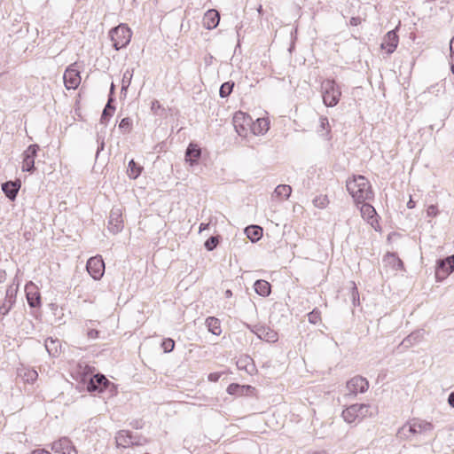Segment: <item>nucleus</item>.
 Masks as SVG:
<instances>
[{
    "label": "nucleus",
    "instance_id": "8fccbe9b",
    "mask_svg": "<svg viewBox=\"0 0 454 454\" xmlns=\"http://www.w3.org/2000/svg\"><path fill=\"white\" fill-rule=\"evenodd\" d=\"M161 107L160 102L158 100H153L151 105V110L156 114L157 110Z\"/></svg>",
    "mask_w": 454,
    "mask_h": 454
},
{
    "label": "nucleus",
    "instance_id": "4be33fe9",
    "mask_svg": "<svg viewBox=\"0 0 454 454\" xmlns=\"http://www.w3.org/2000/svg\"><path fill=\"white\" fill-rule=\"evenodd\" d=\"M424 337L423 330H417L409 334L401 342V347L403 348H409L411 346L420 342Z\"/></svg>",
    "mask_w": 454,
    "mask_h": 454
},
{
    "label": "nucleus",
    "instance_id": "1a4fd4ad",
    "mask_svg": "<svg viewBox=\"0 0 454 454\" xmlns=\"http://www.w3.org/2000/svg\"><path fill=\"white\" fill-rule=\"evenodd\" d=\"M65 87L67 90H74L81 83L80 72L74 65L69 66L63 75Z\"/></svg>",
    "mask_w": 454,
    "mask_h": 454
},
{
    "label": "nucleus",
    "instance_id": "a211bd4d",
    "mask_svg": "<svg viewBox=\"0 0 454 454\" xmlns=\"http://www.w3.org/2000/svg\"><path fill=\"white\" fill-rule=\"evenodd\" d=\"M254 333L257 337L268 342H276L278 339L277 332L267 326H256Z\"/></svg>",
    "mask_w": 454,
    "mask_h": 454
},
{
    "label": "nucleus",
    "instance_id": "7ed1b4c3",
    "mask_svg": "<svg viewBox=\"0 0 454 454\" xmlns=\"http://www.w3.org/2000/svg\"><path fill=\"white\" fill-rule=\"evenodd\" d=\"M131 30L125 25L121 24L118 27L110 30V37L113 42V46L116 51L126 47L131 39Z\"/></svg>",
    "mask_w": 454,
    "mask_h": 454
},
{
    "label": "nucleus",
    "instance_id": "9b49d317",
    "mask_svg": "<svg viewBox=\"0 0 454 454\" xmlns=\"http://www.w3.org/2000/svg\"><path fill=\"white\" fill-rule=\"evenodd\" d=\"M123 228L122 211L120 207H113L108 220V230L116 234Z\"/></svg>",
    "mask_w": 454,
    "mask_h": 454
},
{
    "label": "nucleus",
    "instance_id": "f704fd0d",
    "mask_svg": "<svg viewBox=\"0 0 454 454\" xmlns=\"http://www.w3.org/2000/svg\"><path fill=\"white\" fill-rule=\"evenodd\" d=\"M234 82H226L223 83L219 90V95L221 98H227L233 90Z\"/></svg>",
    "mask_w": 454,
    "mask_h": 454
},
{
    "label": "nucleus",
    "instance_id": "ea45409f",
    "mask_svg": "<svg viewBox=\"0 0 454 454\" xmlns=\"http://www.w3.org/2000/svg\"><path fill=\"white\" fill-rule=\"evenodd\" d=\"M329 200L326 196H318L313 200V204L316 207L325 208L328 205Z\"/></svg>",
    "mask_w": 454,
    "mask_h": 454
},
{
    "label": "nucleus",
    "instance_id": "3c124183",
    "mask_svg": "<svg viewBox=\"0 0 454 454\" xmlns=\"http://www.w3.org/2000/svg\"><path fill=\"white\" fill-rule=\"evenodd\" d=\"M249 359H250L249 357H247V358H245L243 360L238 361L237 362V365H238L239 369H245L246 371H248L247 368V365L245 364Z\"/></svg>",
    "mask_w": 454,
    "mask_h": 454
},
{
    "label": "nucleus",
    "instance_id": "f8f14e48",
    "mask_svg": "<svg viewBox=\"0 0 454 454\" xmlns=\"http://www.w3.org/2000/svg\"><path fill=\"white\" fill-rule=\"evenodd\" d=\"M17 287L9 286L6 289L5 297L3 303L0 305V316L3 317L6 316L12 309L13 304L16 302Z\"/></svg>",
    "mask_w": 454,
    "mask_h": 454
},
{
    "label": "nucleus",
    "instance_id": "de8ad7c7",
    "mask_svg": "<svg viewBox=\"0 0 454 454\" xmlns=\"http://www.w3.org/2000/svg\"><path fill=\"white\" fill-rule=\"evenodd\" d=\"M450 51L451 59V72L454 74V36L451 38L450 42Z\"/></svg>",
    "mask_w": 454,
    "mask_h": 454
},
{
    "label": "nucleus",
    "instance_id": "e433bc0d",
    "mask_svg": "<svg viewBox=\"0 0 454 454\" xmlns=\"http://www.w3.org/2000/svg\"><path fill=\"white\" fill-rule=\"evenodd\" d=\"M131 128L132 121L129 117L123 118L119 123V129L123 134L129 133L131 130Z\"/></svg>",
    "mask_w": 454,
    "mask_h": 454
},
{
    "label": "nucleus",
    "instance_id": "b1692460",
    "mask_svg": "<svg viewBox=\"0 0 454 454\" xmlns=\"http://www.w3.org/2000/svg\"><path fill=\"white\" fill-rule=\"evenodd\" d=\"M253 389L254 387L249 385H239L238 383H232L228 386L227 392L230 395H246Z\"/></svg>",
    "mask_w": 454,
    "mask_h": 454
},
{
    "label": "nucleus",
    "instance_id": "393cba45",
    "mask_svg": "<svg viewBox=\"0 0 454 454\" xmlns=\"http://www.w3.org/2000/svg\"><path fill=\"white\" fill-rule=\"evenodd\" d=\"M358 411L357 403L352 404L342 411V418L348 423L355 422L357 419H360Z\"/></svg>",
    "mask_w": 454,
    "mask_h": 454
},
{
    "label": "nucleus",
    "instance_id": "c03bdc74",
    "mask_svg": "<svg viewBox=\"0 0 454 454\" xmlns=\"http://www.w3.org/2000/svg\"><path fill=\"white\" fill-rule=\"evenodd\" d=\"M323 130L326 131L325 132L326 135L330 132L329 121H328L327 117L321 116L319 119V129L317 131L321 132Z\"/></svg>",
    "mask_w": 454,
    "mask_h": 454
},
{
    "label": "nucleus",
    "instance_id": "f3484780",
    "mask_svg": "<svg viewBox=\"0 0 454 454\" xmlns=\"http://www.w3.org/2000/svg\"><path fill=\"white\" fill-rule=\"evenodd\" d=\"M220 21V14L216 10L211 9L204 14L202 24L208 30L215 28Z\"/></svg>",
    "mask_w": 454,
    "mask_h": 454
},
{
    "label": "nucleus",
    "instance_id": "4c0bfd02",
    "mask_svg": "<svg viewBox=\"0 0 454 454\" xmlns=\"http://www.w3.org/2000/svg\"><path fill=\"white\" fill-rule=\"evenodd\" d=\"M22 377L26 382L34 383L38 377V373L35 370H27L24 372Z\"/></svg>",
    "mask_w": 454,
    "mask_h": 454
},
{
    "label": "nucleus",
    "instance_id": "a18cd8bd",
    "mask_svg": "<svg viewBox=\"0 0 454 454\" xmlns=\"http://www.w3.org/2000/svg\"><path fill=\"white\" fill-rule=\"evenodd\" d=\"M97 143H98V150L96 153V157L98 156L99 153L104 150L105 147V137L103 135L98 133L97 135Z\"/></svg>",
    "mask_w": 454,
    "mask_h": 454
},
{
    "label": "nucleus",
    "instance_id": "dca6fc26",
    "mask_svg": "<svg viewBox=\"0 0 454 454\" xmlns=\"http://www.w3.org/2000/svg\"><path fill=\"white\" fill-rule=\"evenodd\" d=\"M115 442L117 447L122 448H128L131 445L140 444L139 442H134L132 433L127 430L118 431L115 436Z\"/></svg>",
    "mask_w": 454,
    "mask_h": 454
},
{
    "label": "nucleus",
    "instance_id": "4d7b16f0",
    "mask_svg": "<svg viewBox=\"0 0 454 454\" xmlns=\"http://www.w3.org/2000/svg\"><path fill=\"white\" fill-rule=\"evenodd\" d=\"M141 439H142V437L137 438V436L133 435L134 442H139L140 443L139 445H142L144 442H147V440L145 438H143V442L140 441Z\"/></svg>",
    "mask_w": 454,
    "mask_h": 454
},
{
    "label": "nucleus",
    "instance_id": "58836bf2",
    "mask_svg": "<svg viewBox=\"0 0 454 454\" xmlns=\"http://www.w3.org/2000/svg\"><path fill=\"white\" fill-rule=\"evenodd\" d=\"M357 407L359 408V418L360 419L365 418V417H371L372 415V413L370 411V405L369 404H358L357 403Z\"/></svg>",
    "mask_w": 454,
    "mask_h": 454
},
{
    "label": "nucleus",
    "instance_id": "473e14b6",
    "mask_svg": "<svg viewBox=\"0 0 454 454\" xmlns=\"http://www.w3.org/2000/svg\"><path fill=\"white\" fill-rule=\"evenodd\" d=\"M292 192V187L288 184H279L275 188L274 194L282 199H288Z\"/></svg>",
    "mask_w": 454,
    "mask_h": 454
},
{
    "label": "nucleus",
    "instance_id": "052dcab7",
    "mask_svg": "<svg viewBox=\"0 0 454 454\" xmlns=\"http://www.w3.org/2000/svg\"><path fill=\"white\" fill-rule=\"evenodd\" d=\"M6 278V273L4 270H0V283L4 282Z\"/></svg>",
    "mask_w": 454,
    "mask_h": 454
},
{
    "label": "nucleus",
    "instance_id": "2eb2a0df",
    "mask_svg": "<svg viewBox=\"0 0 454 454\" xmlns=\"http://www.w3.org/2000/svg\"><path fill=\"white\" fill-rule=\"evenodd\" d=\"M399 43V37L395 32V30L388 31L385 36L383 37L382 43L380 44L381 49L385 50L387 53L389 55L393 53Z\"/></svg>",
    "mask_w": 454,
    "mask_h": 454
},
{
    "label": "nucleus",
    "instance_id": "bb28decb",
    "mask_svg": "<svg viewBox=\"0 0 454 454\" xmlns=\"http://www.w3.org/2000/svg\"><path fill=\"white\" fill-rule=\"evenodd\" d=\"M269 129V121L264 118H259L255 122L252 121L251 131L254 135L264 134Z\"/></svg>",
    "mask_w": 454,
    "mask_h": 454
},
{
    "label": "nucleus",
    "instance_id": "2f4dec72",
    "mask_svg": "<svg viewBox=\"0 0 454 454\" xmlns=\"http://www.w3.org/2000/svg\"><path fill=\"white\" fill-rule=\"evenodd\" d=\"M111 102H112V98H109V100H108L106 106H105V108L102 112V114H101L100 123L105 124V126L106 125V121L113 115L114 112L115 110V107L114 106H112Z\"/></svg>",
    "mask_w": 454,
    "mask_h": 454
},
{
    "label": "nucleus",
    "instance_id": "c756f323",
    "mask_svg": "<svg viewBox=\"0 0 454 454\" xmlns=\"http://www.w3.org/2000/svg\"><path fill=\"white\" fill-rule=\"evenodd\" d=\"M206 325L207 326V329L210 333H212L215 335H220L222 333L221 329V323L219 319L210 317H207L206 320Z\"/></svg>",
    "mask_w": 454,
    "mask_h": 454
},
{
    "label": "nucleus",
    "instance_id": "5701e85b",
    "mask_svg": "<svg viewBox=\"0 0 454 454\" xmlns=\"http://www.w3.org/2000/svg\"><path fill=\"white\" fill-rule=\"evenodd\" d=\"M361 204L360 211L363 218L367 220L373 226L374 223H377L375 208L369 203L363 202Z\"/></svg>",
    "mask_w": 454,
    "mask_h": 454
},
{
    "label": "nucleus",
    "instance_id": "bf43d9fd",
    "mask_svg": "<svg viewBox=\"0 0 454 454\" xmlns=\"http://www.w3.org/2000/svg\"><path fill=\"white\" fill-rule=\"evenodd\" d=\"M438 87H439V85H438V84H435V85H433V86L429 87V88H428V92H429V93H433V92H434V90H436V91H437V92H439V91H440V90H439V89H437Z\"/></svg>",
    "mask_w": 454,
    "mask_h": 454
},
{
    "label": "nucleus",
    "instance_id": "79ce46f5",
    "mask_svg": "<svg viewBox=\"0 0 454 454\" xmlns=\"http://www.w3.org/2000/svg\"><path fill=\"white\" fill-rule=\"evenodd\" d=\"M161 348L165 353H169L175 348V341L171 338H166L161 342Z\"/></svg>",
    "mask_w": 454,
    "mask_h": 454
},
{
    "label": "nucleus",
    "instance_id": "9d476101",
    "mask_svg": "<svg viewBox=\"0 0 454 454\" xmlns=\"http://www.w3.org/2000/svg\"><path fill=\"white\" fill-rule=\"evenodd\" d=\"M432 428L433 426L429 422L413 419L411 422L404 425L399 430V434H405L406 431L411 434H420L422 432L430 431Z\"/></svg>",
    "mask_w": 454,
    "mask_h": 454
},
{
    "label": "nucleus",
    "instance_id": "69168bd1",
    "mask_svg": "<svg viewBox=\"0 0 454 454\" xmlns=\"http://www.w3.org/2000/svg\"><path fill=\"white\" fill-rule=\"evenodd\" d=\"M224 294H225L226 298H230V297L232 296V292L230 289H228V290L225 291Z\"/></svg>",
    "mask_w": 454,
    "mask_h": 454
},
{
    "label": "nucleus",
    "instance_id": "423d86ee",
    "mask_svg": "<svg viewBox=\"0 0 454 454\" xmlns=\"http://www.w3.org/2000/svg\"><path fill=\"white\" fill-rule=\"evenodd\" d=\"M369 387L368 380L362 376L353 377L347 382L346 395L356 396L358 393H364Z\"/></svg>",
    "mask_w": 454,
    "mask_h": 454
},
{
    "label": "nucleus",
    "instance_id": "13d9d810",
    "mask_svg": "<svg viewBox=\"0 0 454 454\" xmlns=\"http://www.w3.org/2000/svg\"><path fill=\"white\" fill-rule=\"evenodd\" d=\"M32 454H51V452H49L48 450H43V449H39V450H34L32 452Z\"/></svg>",
    "mask_w": 454,
    "mask_h": 454
},
{
    "label": "nucleus",
    "instance_id": "4468645a",
    "mask_svg": "<svg viewBox=\"0 0 454 454\" xmlns=\"http://www.w3.org/2000/svg\"><path fill=\"white\" fill-rule=\"evenodd\" d=\"M51 450L56 453L61 454H77V450L75 447L73 445L72 442L67 438H60L59 441H56L52 443Z\"/></svg>",
    "mask_w": 454,
    "mask_h": 454
},
{
    "label": "nucleus",
    "instance_id": "680f3d73",
    "mask_svg": "<svg viewBox=\"0 0 454 454\" xmlns=\"http://www.w3.org/2000/svg\"><path fill=\"white\" fill-rule=\"evenodd\" d=\"M407 207L408 208H414L415 207V201L411 198L407 202Z\"/></svg>",
    "mask_w": 454,
    "mask_h": 454
},
{
    "label": "nucleus",
    "instance_id": "ddd939ff",
    "mask_svg": "<svg viewBox=\"0 0 454 454\" xmlns=\"http://www.w3.org/2000/svg\"><path fill=\"white\" fill-rule=\"evenodd\" d=\"M111 382L106 378L105 375L98 373L94 375L87 384V389L89 392H103L106 390Z\"/></svg>",
    "mask_w": 454,
    "mask_h": 454
},
{
    "label": "nucleus",
    "instance_id": "5fc2aeb1",
    "mask_svg": "<svg viewBox=\"0 0 454 454\" xmlns=\"http://www.w3.org/2000/svg\"><path fill=\"white\" fill-rule=\"evenodd\" d=\"M219 379V375L217 373H210L208 375V380L210 381H217Z\"/></svg>",
    "mask_w": 454,
    "mask_h": 454
},
{
    "label": "nucleus",
    "instance_id": "412c9836",
    "mask_svg": "<svg viewBox=\"0 0 454 454\" xmlns=\"http://www.w3.org/2000/svg\"><path fill=\"white\" fill-rule=\"evenodd\" d=\"M26 294L27 303L31 308H37L41 306V295L40 293L35 290V286H26Z\"/></svg>",
    "mask_w": 454,
    "mask_h": 454
},
{
    "label": "nucleus",
    "instance_id": "49530a36",
    "mask_svg": "<svg viewBox=\"0 0 454 454\" xmlns=\"http://www.w3.org/2000/svg\"><path fill=\"white\" fill-rule=\"evenodd\" d=\"M86 327L88 328L87 336L90 340H96L99 337V331L89 328L88 324H86Z\"/></svg>",
    "mask_w": 454,
    "mask_h": 454
},
{
    "label": "nucleus",
    "instance_id": "6ab92c4d",
    "mask_svg": "<svg viewBox=\"0 0 454 454\" xmlns=\"http://www.w3.org/2000/svg\"><path fill=\"white\" fill-rule=\"evenodd\" d=\"M201 155V149L198 145L191 143L185 151V161L191 166L198 163Z\"/></svg>",
    "mask_w": 454,
    "mask_h": 454
},
{
    "label": "nucleus",
    "instance_id": "f03ea898",
    "mask_svg": "<svg viewBox=\"0 0 454 454\" xmlns=\"http://www.w3.org/2000/svg\"><path fill=\"white\" fill-rule=\"evenodd\" d=\"M321 92L323 102L328 107L335 106L341 96L340 86L333 79H325L322 82Z\"/></svg>",
    "mask_w": 454,
    "mask_h": 454
},
{
    "label": "nucleus",
    "instance_id": "c9c22d12",
    "mask_svg": "<svg viewBox=\"0 0 454 454\" xmlns=\"http://www.w3.org/2000/svg\"><path fill=\"white\" fill-rule=\"evenodd\" d=\"M133 77V69H127L122 75L121 80V92L126 91L129 86L131 83V80Z\"/></svg>",
    "mask_w": 454,
    "mask_h": 454
},
{
    "label": "nucleus",
    "instance_id": "a878e982",
    "mask_svg": "<svg viewBox=\"0 0 454 454\" xmlns=\"http://www.w3.org/2000/svg\"><path fill=\"white\" fill-rule=\"evenodd\" d=\"M254 291L256 292V294L262 297L269 296L271 292L270 284L268 281L263 280V279L256 280L254 284Z\"/></svg>",
    "mask_w": 454,
    "mask_h": 454
},
{
    "label": "nucleus",
    "instance_id": "0e129e2a",
    "mask_svg": "<svg viewBox=\"0 0 454 454\" xmlns=\"http://www.w3.org/2000/svg\"><path fill=\"white\" fill-rule=\"evenodd\" d=\"M208 224H206V223H200V232L203 231L204 230H206L207 228Z\"/></svg>",
    "mask_w": 454,
    "mask_h": 454
},
{
    "label": "nucleus",
    "instance_id": "e2e57ef3",
    "mask_svg": "<svg viewBox=\"0 0 454 454\" xmlns=\"http://www.w3.org/2000/svg\"><path fill=\"white\" fill-rule=\"evenodd\" d=\"M353 301H354V304L356 305V294H357V288L356 286H353Z\"/></svg>",
    "mask_w": 454,
    "mask_h": 454
},
{
    "label": "nucleus",
    "instance_id": "338daca9",
    "mask_svg": "<svg viewBox=\"0 0 454 454\" xmlns=\"http://www.w3.org/2000/svg\"><path fill=\"white\" fill-rule=\"evenodd\" d=\"M313 454H327L325 451H318V452H315Z\"/></svg>",
    "mask_w": 454,
    "mask_h": 454
},
{
    "label": "nucleus",
    "instance_id": "09e8293b",
    "mask_svg": "<svg viewBox=\"0 0 454 454\" xmlns=\"http://www.w3.org/2000/svg\"><path fill=\"white\" fill-rule=\"evenodd\" d=\"M427 214L428 216H436L438 214V209L436 206L431 205L427 209Z\"/></svg>",
    "mask_w": 454,
    "mask_h": 454
},
{
    "label": "nucleus",
    "instance_id": "cd10ccee",
    "mask_svg": "<svg viewBox=\"0 0 454 454\" xmlns=\"http://www.w3.org/2000/svg\"><path fill=\"white\" fill-rule=\"evenodd\" d=\"M245 233L252 242H256L262 236V229L257 225H251L245 229Z\"/></svg>",
    "mask_w": 454,
    "mask_h": 454
},
{
    "label": "nucleus",
    "instance_id": "f257e3e1",
    "mask_svg": "<svg viewBox=\"0 0 454 454\" xmlns=\"http://www.w3.org/2000/svg\"><path fill=\"white\" fill-rule=\"evenodd\" d=\"M346 187L356 204L370 200L373 197L371 184L364 176H354L349 178L346 183Z\"/></svg>",
    "mask_w": 454,
    "mask_h": 454
},
{
    "label": "nucleus",
    "instance_id": "6e6552de",
    "mask_svg": "<svg viewBox=\"0 0 454 454\" xmlns=\"http://www.w3.org/2000/svg\"><path fill=\"white\" fill-rule=\"evenodd\" d=\"M88 273L95 279L98 280L105 272V263L100 255L91 257L86 264Z\"/></svg>",
    "mask_w": 454,
    "mask_h": 454
},
{
    "label": "nucleus",
    "instance_id": "37998d69",
    "mask_svg": "<svg viewBox=\"0 0 454 454\" xmlns=\"http://www.w3.org/2000/svg\"><path fill=\"white\" fill-rule=\"evenodd\" d=\"M219 243L218 237L212 236L207 239L204 244L205 247L208 251L214 250Z\"/></svg>",
    "mask_w": 454,
    "mask_h": 454
},
{
    "label": "nucleus",
    "instance_id": "aec40b11",
    "mask_svg": "<svg viewBox=\"0 0 454 454\" xmlns=\"http://www.w3.org/2000/svg\"><path fill=\"white\" fill-rule=\"evenodd\" d=\"M20 188V182L8 181L2 184L4 193L12 201L15 200Z\"/></svg>",
    "mask_w": 454,
    "mask_h": 454
},
{
    "label": "nucleus",
    "instance_id": "a19ab883",
    "mask_svg": "<svg viewBox=\"0 0 454 454\" xmlns=\"http://www.w3.org/2000/svg\"><path fill=\"white\" fill-rule=\"evenodd\" d=\"M308 320L310 324L316 325L321 320V313L315 309L308 314Z\"/></svg>",
    "mask_w": 454,
    "mask_h": 454
},
{
    "label": "nucleus",
    "instance_id": "7c9ffc66",
    "mask_svg": "<svg viewBox=\"0 0 454 454\" xmlns=\"http://www.w3.org/2000/svg\"><path fill=\"white\" fill-rule=\"evenodd\" d=\"M384 262L391 265L393 269L396 270L402 269L403 266L402 260L394 253H387L384 257Z\"/></svg>",
    "mask_w": 454,
    "mask_h": 454
},
{
    "label": "nucleus",
    "instance_id": "0eeeda50",
    "mask_svg": "<svg viewBox=\"0 0 454 454\" xmlns=\"http://www.w3.org/2000/svg\"><path fill=\"white\" fill-rule=\"evenodd\" d=\"M39 145H30L22 153V171L32 173L35 170V159L37 155Z\"/></svg>",
    "mask_w": 454,
    "mask_h": 454
},
{
    "label": "nucleus",
    "instance_id": "39448f33",
    "mask_svg": "<svg viewBox=\"0 0 454 454\" xmlns=\"http://www.w3.org/2000/svg\"><path fill=\"white\" fill-rule=\"evenodd\" d=\"M233 126L240 137H246L248 129H251L252 118L242 112H238L233 116Z\"/></svg>",
    "mask_w": 454,
    "mask_h": 454
},
{
    "label": "nucleus",
    "instance_id": "6e6d98bb",
    "mask_svg": "<svg viewBox=\"0 0 454 454\" xmlns=\"http://www.w3.org/2000/svg\"><path fill=\"white\" fill-rule=\"evenodd\" d=\"M132 427L136 429L142 428L143 425L141 421L136 420L133 423H131Z\"/></svg>",
    "mask_w": 454,
    "mask_h": 454
},
{
    "label": "nucleus",
    "instance_id": "774afa93",
    "mask_svg": "<svg viewBox=\"0 0 454 454\" xmlns=\"http://www.w3.org/2000/svg\"><path fill=\"white\" fill-rule=\"evenodd\" d=\"M114 83H112V85H111V90H111V92H113V91H114Z\"/></svg>",
    "mask_w": 454,
    "mask_h": 454
},
{
    "label": "nucleus",
    "instance_id": "603ef678",
    "mask_svg": "<svg viewBox=\"0 0 454 454\" xmlns=\"http://www.w3.org/2000/svg\"><path fill=\"white\" fill-rule=\"evenodd\" d=\"M361 23V18L360 17H352L349 20V24L351 26H358Z\"/></svg>",
    "mask_w": 454,
    "mask_h": 454
},
{
    "label": "nucleus",
    "instance_id": "20e7f679",
    "mask_svg": "<svg viewBox=\"0 0 454 454\" xmlns=\"http://www.w3.org/2000/svg\"><path fill=\"white\" fill-rule=\"evenodd\" d=\"M454 271V254L444 259H440L436 262L435 278L436 281L444 280L451 272Z\"/></svg>",
    "mask_w": 454,
    "mask_h": 454
},
{
    "label": "nucleus",
    "instance_id": "864d4df0",
    "mask_svg": "<svg viewBox=\"0 0 454 454\" xmlns=\"http://www.w3.org/2000/svg\"><path fill=\"white\" fill-rule=\"evenodd\" d=\"M448 403L451 407L454 408V391L449 395Z\"/></svg>",
    "mask_w": 454,
    "mask_h": 454
},
{
    "label": "nucleus",
    "instance_id": "72a5a7b5",
    "mask_svg": "<svg viewBox=\"0 0 454 454\" xmlns=\"http://www.w3.org/2000/svg\"><path fill=\"white\" fill-rule=\"evenodd\" d=\"M143 168L141 166H139L138 164H137L134 160H131L129 162V167H128V175L130 178L132 179H136L139 176V175L141 174V171H142Z\"/></svg>",
    "mask_w": 454,
    "mask_h": 454
},
{
    "label": "nucleus",
    "instance_id": "c85d7f7f",
    "mask_svg": "<svg viewBox=\"0 0 454 454\" xmlns=\"http://www.w3.org/2000/svg\"><path fill=\"white\" fill-rule=\"evenodd\" d=\"M45 348L50 356H57L60 350V344L58 340L52 338H47L44 343Z\"/></svg>",
    "mask_w": 454,
    "mask_h": 454
}]
</instances>
